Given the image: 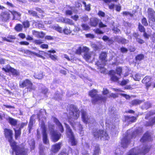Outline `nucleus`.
<instances>
[{
  "label": "nucleus",
  "instance_id": "f257e3e1",
  "mask_svg": "<svg viewBox=\"0 0 155 155\" xmlns=\"http://www.w3.org/2000/svg\"><path fill=\"white\" fill-rule=\"evenodd\" d=\"M97 93V91L96 90H92L89 92V94L92 98L91 101L93 104H95L97 102H105L106 101V97L98 95Z\"/></svg>",
  "mask_w": 155,
  "mask_h": 155
},
{
  "label": "nucleus",
  "instance_id": "f03ea898",
  "mask_svg": "<svg viewBox=\"0 0 155 155\" xmlns=\"http://www.w3.org/2000/svg\"><path fill=\"white\" fill-rule=\"evenodd\" d=\"M141 132H139V130H136L134 132L132 135L126 134L127 135L124 137V138L121 140V145L123 148L127 147L128 144L130 143V140L131 137H135L137 135H139Z\"/></svg>",
  "mask_w": 155,
  "mask_h": 155
},
{
  "label": "nucleus",
  "instance_id": "7ed1b4c3",
  "mask_svg": "<svg viewBox=\"0 0 155 155\" xmlns=\"http://www.w3.org/2000/svg\"><path fill=\"white\" fill-rule=\"evenodd\" d=\"M80 111L75 106L71 105L69 108V114L68 117L69 120H76L79 117Z\"/></svg>",
  "mask_w": 155,
  "mask_h": 155
},
{
  "label": "nucleus",
  "instance_id": "20e7f679",
  "mask_svg": "<svg viewBox=\"0 0 155 155\" xmlns=\"http://www.w3.org/2000/svg\"><path fill=\"white\" fill-rule=\"evenodd\" d=\"M93 135L96 139H103V140H108L109 138L108 134L105 131L102 130H97L93 132Z\"/></svg>",
  "mask_w": 155,
  "mask_h": 155
},
{
  "label": "nucleus",
  "instance_id": "39448f33",
  "mask_svg": "<svg viewBox=\"0 0 155 155\" xmlns=\"http://www.w3.org/2000/svg\"><path fill=\"white\" fill-rule=\"evenodd\" d=\"M107 56V54L106 53L102 52L99 56L100 60L98 61L96 63V64L98 66V68L102 69V71H104V67L105 64V62L107 61L106 60Z\"/></svg>",
  "mask_w": 155,
  "mask_h": 155
},
{
  "label": "nucleus",
  "instance_id": "423d86ee",
  "mask_svg": "<svg viewBox=\"0 0 155 155\" xmlns=\"http://www.w3.org/2000/svg\"><path fill=\"white\" fill-rule=\"evenodd\" d=\"M12 150L15 152L16 155H28V150L24 147H21L16 146H11Z\"/></svg>",
  "mask_w": 155,
  "mask_h": 155
},
{
  "label": "nucleus",
  "instance_id": "0eeeda50",
  "mask_svg": "<svg viewBox=\"0 0 155 155\" xmlns=\"http://www.w3.org/2000/svg\"><path fill=\"white\" fill-rule=\"evenodd\" d=\"M66 128V133L69 137L70 138V142L72 146H75L76 145L77 142L74 138L73 133L70 129L69 126L66 123H64Z\"/></svg>",
  "mask_w": 155,
  "mask_h": 155
},
{
  "label": "nucleus",
  "instance_id": "6e6552de",
  "mask_svg": "<svg viewBox=\"0 0 155 155\" xmlns=\"http://www.w3.org/2000/svg\"><path fill=\"white\" fill-rule=\"evenodd\" d=\"M49 127L52 140L54 142L58 141L60 138L61 134L59 133L54 130V126L50 125L49 126Z\"/></svg>",
  "mask_w": 155,
  "mask_h": 155
},
{
  "label": "nucleus",
  "instance_id": "1a4fd4ad",
  "mask_svg": "<svg viewBox=\"0 0 155 155\" xmlns=\"http://www.w3.org/2000/svg\"><path fill=\"white\" fill-rule=\"evenodd\" d=\"M82 118L84 123H90L94 124L95 123V120L90 116H88L87 115L86 112L83 110H81Z\"/></svg>",
  "mask_w": 155,
  "mask_h": 155
},
{
  "label": "nucleus",
  "instance_id": "9d476101",
  "mask_svg": "<svg viewBox=\"0 0 155 155\" xmlns=\"http://www.w3.org/2000/svg\"><path fill=\"white\" fill-rule=\"evenodd\" d=\"M4 132L5 137L8 139L11 146H14L15 143L13 140L12 130L9 129H4Z\"/></svg>",
  "mask_w": 155,
  "mask_h": 155
},
{
  "label": "nucleus",
  "instance_id": "9b49d317",
  "mask_svg": "<svg viewBox=\"0 0 155 155\" xmlns=\"http://www.w3.org/2000/svg\"><path fill=\"white\" fill-rule=\"evenodd\" d=\"M148 150L149 149L147 148L144 149L142 150H139L138 148H134L130 151L128 155H137L140 153L144 155L148 152Z\"/></svg>",
  "mask_w": 155,
  "mask_h": 155
},
{
  "label": "nucleus",
  "instance_id": "f8f14e48",
  "mask_svg": "<svg viewBox=\"0 0 155 155\" xmlns=\"http://www.w3.org/2000/svg\"><path fill=\"white\" fill-rule=\"evenodd\" d=\"M10 12L6 11L1 13L0 14V21H7L10 18Z\"/></svg>",
  "mask_w": 155,
  "mask_h": 155
},
{
  "label": "nucleus",
  "instance_id": "ddd939ff",
  "mask_svg": "<svg viewBox=\"0 0 155 155\" xmlns=\"http://www.w3.org/2000/svg\"><path fill=\"white\" fill-rule=\"evenodd\" d=\"M41 128L42 129L43 142L44 143L47 144L49 143V140L47 138L46 128H45L44 124H42Z\"/></svg>",
  "mask_w": 155,
  "mask_h": 155
},
{
  "label": "nucleus",
  "instance_id": "4468645a",
  "mask_svg": "<svg viewBox=\"0 0 155 155\" xmlns=\"http://www.w3.org/2000/svg\"><path fill=\"white\" fill-rule=\"evenodd\" d=\"M148 18L150 21L155 22V12L151 8H149L147 10Z\"/></svg>",
  "mask_w": 155,
  "mask_h": 155
},
{
  "label": "nucleus",
  "instance_id": "2eb2a0df",
  "mask_svg": "<svg viewBox=\"0 0 155 155\" xmlns=\"http://www.w3.org/2000/svg\"><path fill=\"white\" fill-rule=\"evenodd\" d=\"M61 146L62 143L61 142L57 143L52 146L51 150L54 153H56L60 150Z\"/></svg>",
  "mask_w": 155,
  "mask_h": 155
},
{
  "label": "nucleus",
  "instance_id": "dca6fc26",
  "mask_svg": "<svg viewBox=\"0 0 155 155\" xmlns=\"http://www.w3.org/2000/svg\"><path fill=\"white\" fill-rule=\"evenodd\" d=\"M32 85V83L28 79H26L23 81L20 82L19 83V86L20 87L22 88H23L26 86H28L29 87H31Z\"/></svg>",
  "mask_w": 155,
  "mask_h": 155
},
{
  "label": "nucleus",
  "instance_id": "f3484780",
  "mask_svg": "<svg viewBox=\"0 0 155 155\" xmlns=\"http://www.w3.org/2000/svg\"><path fill=\"white\" fill-rule=\"evenodd\" d=\"M2 70L6 72L10 71L13 74L16 75H18L19 74L17 70L10 66L7 67L6 68H3Z\"/></svg>",
  "mask_w": 155,
  "mask_h": 155
},
{
  "label": "nucleus",
  "instance_id": "a211bd4d",
  "mask_svg": "<svg viewBox=\"0 0 155 155\" xmlns=\"http://www.w3.org/2000/svg\"><path fill=\"white\" fill-rule=\"evenodd\" d=\"M70 123L71 126L74 129H75V130L76 129H78L81 131V132H82L83 127L82 125L79 123H75L74 122L72 123L71 122H70Z\"/></svg>",
  "mask_w": 155,
  "mask_h": 155
},
{
  "label": "nucleus",
  "instance_id": "6ab92c4d",
  "mask_svg": "<svg viewBox=\"0 0 155 155\" xmlns=\"http://www.w3.org/2000/svg\"><path fill=\"white\" fill-rule=\"evenodd\" d=\"M152 138L149 133H146L141 138L140 141L141 142H144L147 141L151 140Z\"/></svg>",
  "mask_w": 155,
  "mask_h": 155
},
{
  "label": "nucleus",
  "instance_id": "aec40b11",
  "mask_svg": "<svg viewBox=\"0 0 155 155\" xmlns=\"http://www.w3.org/2000/svg\"><path fill=\"white\" fill-rule=\"evenodd\" d=\"M54 122L58 126V128L60 129V131L61 133L64 132V128L61 123L59 122V120L56 118H54Z\"/></svg>",
  "mask_w": 155,
  "mask_h": 155
},
{
  "label": "nucleus",
  "instance_id": "412c9836",
  "mask_svg": "<svg viewBox=\"0 0 155 155\" xmlns=\"http://www.w3.org/2000/svg\"><path fill=\"white\" fill-rule=\"evenodd\" d=\"M106 126L109 129L112 130L115 127L112 122H111V120L110 119H107L106 122Z\"/></svg>",
  "mask_w": 155,
  "mask_h": 155
},
{
  "label": "nucleus",
  "instance_id": "4be33fe9",
  "mask_svg": "<svg viewBox=\"0 0 155 155\" xmlns=\"http://www.w3.org/2000/svg\"><path fill=\"white\" fill-rule=\"evenodd\" d=\"M110 73L111 74V80L115 81H117L119 79V78L116 75V73L114 71H110Z\"/></svg>",
  "mask_w": 155,
  "mask_h": 155
},
{
  "label": "nucleus",
  "instance_id": "5701e85b",
  "mask_svg": "<svg viewBox=\"0 0 155 155\" xmlns=\"http://www.w3.org/2000/svg\"><path fill=\"white\" fill-rule=\"evenodd\" d=\"M98 20L96 18H93L91 19L90 25L91 26L95 27L98 23Z\"/></svg>",
  "mask_w": 155,
  "mask_h": 155
},
{
  "label": "nucleus",
  "instance_id": "b1692460",
  "mask_svg": "<svg viewBox=\"0 0 155 155\" xmlns=\"http://www.w3.org/2000/svg\"><path fill=\"white\" fill-rule=\"evenodd\" d=\"M8 121L11 125L13 126H16L18 122L17 120L10 117L8 118Z\"/></svg>",
  "mask_w": 155,
  "mask_h": 155
},
{
  "label": "nucleus",
  "instance_id": "393cba45",
  "mask_svg": "<svg viewBox=\"0 0 155 155\" xmlns=\"http://www.w3.org/2000/svg\"><path fill=\"white\" fill-rule=\"evenodd\" d=\"M155 124V117L152 118L151 120L147 122L145 124V126H152Z\"/></svg>",
  "mask_w": 155,
  "mask_h": 155
},
{
  "label": "nucleus",
  "instance_id": "a878e982",
  "mask_svg": "<svg viewBox=\"0 0 155 155\" xmlns=\"http://www.w3.org/2000/svg\"><path fill=\"white\" fill-rule=\"evenodd\" d=\"M125 120L128 121L133 122L135 121L136 118L134 116L130 117L129 116H126L125 117Z\"/></svg>",
  "mask_w": 155,
  "mask_h": 155
},
{
  "label": "nucleus",
  "instance_id": "bb28decb",
  "mask_svg": "<svg viewBox=\"0 0 155 155\" xmlns=\"http://www.w3.org/2000/svg\"><path fill=\"white\" fill-rule=\"evenodd\" d=\"M144 58V55L143 54H138L135 58L136 61H140Z\"/></svg>",
  "mask_w": 155,
  "mask_h": 155
},
{
  "label": "nucleus",
  "instance_id": "cd10ccee",
  "mask_svg": "<svg viewBox=\"0 0 155 155\" xmlns=\"http://www.w3.org/2000/svg\"><path fill=\"white\" fill-rule=\"evenodd\" d=\"M92 52H89V51L84 54V58L87 61L90 59L91 56Z\"/></svg>",
  "mask_w": 155,
  "mask_h": 155
},
{
  "label": "nucleus",
  "instance_id": "c85d7f7f",
  "mask_svg": "<svg viewBox=\"0 0 155 155\" xmlns=\"http://www.w3.org/2000/svg\"><path fill=\"white\" fill-rule=\"evenodd\" d=\"M142 102V101L141 100L136 99L132 101L131 103L133 105H136L140 104Z\"/></svg>",
  "mask_w": 155,
  "mask_h": 155
},
{
  "label": "nucleus",
  "instance_id": "c756f323",
  "mask_svg": "<svg viewBox=\"0 0 155 155\" xmlns=\"http://www.w3.org/2000/svg\"><path fill=\"white\" fill-rule=\"evenodd\" d=\"M82 3L84 5V7L85 8V9L86 10L89 11L91 10V5L90 4H89L87 5L86 2L84 1H82Z\"/></svg>",
  "mask_w": 155,
  "mask_h": 155
},
{
  "label": "nucleus",
  "instance_id": "7c9ffc66",
  "mask_svg": "<svg viewBox=\"0 0 155 155\" xmlns=\"http://www.w3.org/2000/svg\"><path fill=\"white\" fill-rule=\"evenodd\" d=\"M151 78L149 76H147L145 77L142 80V82L143 83H147L150 82Z\"/></svg>",
  "mask_w": 155,
  "mask_h": 155
},
{
  "label": "nucleus",
  "instance_id": "2f4dec72",
  "mask_svg": "<svg viewBox=\"0 0 155 155\" xmlns=\"http://www.w3.org/2000/svg\"><path fill=\"white\" fill-rule=\"evenodd\" d=\"M21 130L19 129L16 130L15 129V138L16 139H18V138L20 137V135L21 134Z\"/></svg>",
  "mask_w": 155,
  "mask_h": 155
},
{
  "label": "nucleus",
  "instance_id": "473e14b6",
  "mask_svg": "<svg viewBox=\"0 0 155 155\" xmlns=\"http://www.w3.org/2000/svg\"><path fill=\"white\" fill-rule=\"evenodd\" d=\"M99 152V147L98 145H96L94 149L93 155H98Z\"/></svg>",
  "mask_w": 155,
  "mask_h": 155
},
{
  "label": "nucleus",
  "instance_id": "72a5a7b5",
  "mask_svg": "<svg viewBox=\"0 0 155 155\" xmlns=\"http://www.w3.org/2000/svg\"><path fill=\"white\" fill-rule=\"evenodd\" d=\"M81 47L82 53L84 52V54L87 53L89 51V48L86 46H82Z\"/></svg>",
  "mask_w": 155,
  "mask_h": 155
},
{
  "label": "nucleus",
  "instance_id": "f704fd0d",
  "mask_svg": "<svg viewBox=\"0 0 155 155\" xmlns=\"http://www.w3.org/2000/svg\"><path fill=\"white\" fill-rule=\"evenodd\" d=\"M23 26L20 24H17L15 27V30L18 31H20L22 30Z\"/></svg>",
  "mask_w": 155,
  "mask_h": 155
},
{
  "label": "nucleus",
  "instance_id": "c9c22d12",
  "mask_svg": "<svg viewBox=\"0 0 155 155\" xmlns=\"http://www.w3.org/2000/svg\"><path fill=\"white\" fill-rule=\"evenodd\" d=\"M28 143L31 146V148L32 149H34L35 148V142L33 140H31L28 141Z\"/></svg>",
  "mask_w": 155,
  "mask_h": 155
},
{
  "label": "nucleus",
  "instance_id": "e433bc0d",
  "mask_svg": "<svg viewBox=\"0 0 155 155\" xmlns=\"http://www.w3.org/2000/svg\"><path fill=\"white\" fill-rule=\"evenodd\" d=\"M28 13L29 14L32 15V16L36 17V18H38L37 13L35 12L32 10H29Z\"/></svg>",
  "mask_w": 155,
  "mask_h": 155
},
{
  "label": "nucleus",
  "instance_id": "4c0bfd02",
  "mask_svg": "<svg viewBox=\"0 0 155 155\" xmlns=\"http://www.w3.org/2000/svg\"><path fill=\"white\" fill-rule=\"evenodd\" d=\"M138 28L139 31L141 32H144L145 31V29L140 24V23H139Z\"/></svg>",
  "mask_w": 155,
  "mask_h": 155
},
{
  "label": "nucleus",
  "instance_id": "58836bf2",
  "mask_svg": "<svg viewBox=\"0 0 155 155\" xmlns=\"http://www.w3.org/2000/svg\"><path fill=\"white\" fill-rule=\"evenodd\" d=\"M141 77L140 74H137L135 75L133 78L135 80L139 81Z\"/></svg>",
  "mask_w": 155,
  "mask_h": 155
},
{
  "label": "nucleus",
  "instance_id": "ea45409f",
  "mask_svg": "<svg viewBox=\"0 0 155 155\" xmlns=\"http://www.w3.org/2000/svg\"><path fill=\"white\" fill-rule=\"evenodd\" d=\"M75 53L78 54H80L82 53L81 46L77 48L75 52Z\"/></svg>",
  "mask_w": 155,
  "mask_h": 155
},
{
  "label": "nucleus",
  "instance_id": "a19ab883",
  "mask_svg": "<svg viewBox=\"0 0 155 155\" xmlns=\"http://www.w3.org/2000/svg\"><path fill=\"white\" fill-rule=\"evenodd\" d=\"M54 28L60 33H61L62 32V28L59 26H54Z\"/></svg>",
  "mask_w": 155,
  "mask_h": 155
},
{
  "label": "nucleus",
  "instance_id": "79ce46f5",
  "mask_svg": "<svg viewBox=\"0 0 155 155\" xmlns=\"http://www.w3.org/2000/svg\"><path fill=\"white\" fill-rule=\"evenodd\" d=\"M81 18L84 22H86L88 20V16L85 15L82 16Z\"/></svg>",
  "mask_w": 155,
  "mask_h": 155
},
{
  "label": "nucleus",
  "instance_id": "37998d69",
  "mask_svg": "<svg viewBox=\"0 0 155 155\" xmlns=\"http://www.w3.org/2000/svg\"><path fill=\"white\" fill-rule=\"evenodd\" d=\"M34 120L32 119V117H31L30 119V121L28 124V127L29 128V130H30L31 129V128L32 127L33 125V123Z\"/></svg>",
  "mask_w": 155,
  "mask_h": 155
},
{
  "label": "nucleus",
  "instance_id": "c03bdc74",
  "mask_svg": "<svg viewBox=\"0 0 155 155\" xmlns=\"http://www.w3.org/2000/svg\"><path fill=\"white\" fill-rule=\"evenodd\" d=\"M81 26L84 30H88L90 28L87 25L85 24H82L81 25Z\"/></svg>",
  "mask_w": 155,
  "mask_h": 155
},
{
  "label": "nucleus",
  "instance_id": "a18cd8bd",
  "mask_svg": "<svg viewBox=\"0 0 155 155\" xmlns=\"http://www.w3.org/2000/svg\"><path fill=\"white\" fill-rule=\"evenodd\" d=\"M117 73V74L120 76V74L122 72V68L120 67H118L116 69Z\"/></svg>",
  "mask_w": 155,
  "mask_h": 155
},
{
  "label": "nucleus",
  "instance_id": "49530a36",
  "mask_svg": "<svg viewBox=\"0 0 155 155\" xmlns=\"http://www.w3.org/2000/svg\"><path fill=\"white\" fill-rule=\"evenodd\" d=\"M66 23H67L71 25H74V24L72 20L68 18H67Z\"/></svg>",
  "mask_w": 155,
  "mask_h": 155
},
{
  "label": "nucleus",
  "instance_id": "de8ad7c7",
  "mask_svg": "<svg viewBox=\"0 0 155 155\" xmlns=\"http://www.w3.org/2000/svg\"><path fill=\"white\" fill-rule=\"evenodd\" d=\"M63 31L64 33L66 34H69L71 32L70 30L67 28H66L64 29Z\"/></svg>",
  "mask_w": 155,
  "mask_h": 155
},
{
  "label": "nucleus",
  "instance_id": "09e8293b",
  "mask_svg": "<svg viewBox=\"0 0 155 155\" xmlns=\"http://www.w3.org/2000/svg\"><path fill=\"white\" fill-rule=\"evenodd\" d=\"M23 25L25 28H28L29 27L30 24L28 21H26L23 23Z\"/></svg>",
  "mask_w": 155,
  "mask_h": 155
},
{
  "label": "nucleus",
  "instance_id": "8fccbe9b",
  "mask_svg": "<svg viewBox=\"0 0 155 155\" xmlns=\"http://www.w3.org/2000/svg\"><path fill=\"white\" fill-rule=\"evenodd\" d=\"M142 23L143 25L145 26H147L148 24L147 22V20L145 18H143L142 19Z\"/></svg>",
  "mask_w": 155,
  "mask_h": 155
},
{
  "label": "nucleus",
  "instance_id": "3c124183",
  "mask_svg": "<svg viewBox=\"0 0 155 155\" xmlns=\"http://www.w3.org/2000/svg\"><path fill=\"white\" fill-rule=\"evenodd\" d=\"M27 122H26L24 123H22L20 125V126L19 127V129L20 130H21V129L23 128L24 127L26 126L27 124Z\"/></svg>",
  "mask_w": 155,
  "mask_h": 155
},
{
  "label": "nucleus",
  "instance_id": "603ef678",
  "mask_svg": "<svg viewBox=\"0 0 155 155\" xmlns=\"http://www.w3.org/2000/svg\"><path fill=\"white\" fill-rule=\"evenodd\" d=\"M62 97L61 95H60L59 94H56L55 96L54 97V98L55 100H60L61 98V97Z\"/></svg>",
  "mask_w": 155,
  "mask_h": 155
},
{
  "label": "nucleus",
  "instance_id": "864d4df0",
  "mask_svg": "<svg viewBox=\"0 0 155 155\" xmlns=\"http://www.w3.org/2000/svg\"><path fill=\"white\" fill-rule=\"evenodd\" d=\"M129 81L128 79L126 80H123L121 82L120 84L122 85H124L128 83Z\"/></svg>",
  "mask_w": 155,
  "mask_h": 155
},
{
  "label": "nucleus",
  "instance_id": "5fc2aeb1",
  "mask_svg": "<svg viewBox=\"0 0 155 155\" xmlns=\"http://www.w3.org/2000/svg\"><path fill=\"white\" fill-rule=\"evenodd\" d=\"M123 14L124 15L127 16L128 15H130V17H132L133 16V14L129 13L127 12H124L123 13Z\"/></svg>",
  "mask_w": 155,
  "mask_h": 155
},
{
  "label": "nucleus",
  "instance_id": "6e6d98bb",
  "mask_svg": "<svg viewBox=\"0 0 155 155\" xmlns=\"http://www.w3.org/2000/svg\"><path fill=\"white\" fill-rule=\"evenodd\" d=\"M48 89H47V88H46L45 87H43L42 88V91H41L42 93L45 94H46V93L48 92Z\"/></svg>",
  "mask_w": 155,
  "mask_h": 155
},
{
  "label": "nucleus",
  "instance_id": "4d7b16f0",
  "mask_svg": "<svg viewBox=\"0 0 155 155\" xmlns=\"http://www.w3.org/2000/svg\"><path fill=\"white\" fill-rule=\"evenodd\" d=\"M91 46L95 50H97L99 49V48L97 45L94 44H91Z\"/></svg>",
  "mask_w": 155,
  "mask_h": 155
},
{
  "label": "nucleus",
  "instance_id": "13d9d810",
  "mask_svg": "<svg viewBox=\"0 0 155 155\" xmlns=\"http://www.w3.org/2000/svg\"><path fill=\"white\" fill-rule=\"evenodd\" d=\"M45 148L43 147H41L40 151H39V154L40 155H45L44 152V150Z\"/></svg>",
  "mask_w": 155,
  "mask_h": 155
},
{
  "label": "nucleus",
  "instance_id": "bf43d9fd",
  "mask_svg": "<svg viewBox=\"0 0 155 155\" xmlns=\"http://www.w3.org/2000/svg\"><path fill=\"white\" fill-rule=\"evenodd\" d=\"M65 14L66 15H71L72 14V12L71 10H68L65 12Z\"/></svg>",
  "mask_w": 155,
  "mask_h": 155
},
{
  "label": "nucleus",
  "instance_id": "052dcab7",
  "mask_svg": "<svg viewBox=\"0 0 155 155\" xmlns=\"http://www.w3.org/2000/svg\"><path fill=\"white\" fill-rule=\"evenodd\" d=\"M71 18L75 21H77L79 18V16L77 15H75L74 16H72Z\"/></svg>",
  "mask_w": 155,
  "mask_h": 155
},
{
  "label": "nucleus",
  "instance_id": "680f3d73",
  "mask_svg": "<svg viewBox=\"0 0 155 155\" xmlns=\"http://www.w3.org/2000/svg\"><path fill=\"white\" fill-rule=\"evenodd\" d=\"M136 40L137 42L140 44H142L144 43V41L140 38H137Z\"/></svg>",
  "mask_w": 155,
  "mask_h": 155
},
{
  "label": "nucleus",
  "instance_id": "e2e57ef3",
  "mask_svg": "<svg viewBox=\"0 0 155 155\" xmlns=\"http://www.w3.org/2000/svg\"><path fill=\"white\" fill-rule=\"evenodd\" d=\"M95 32L98 34H103L104 32L99 29H97L95 30Z\"/></svg>",
  "mask_w": 155,
  "mask_h": 155
},
{
  "label": "nucleus",
  "instance_id": "0e129e2a",
  "mask_svg": "<svg viewBox=\"0 0 155 155\" xmlns=\"http://www.w3.org/2000/svg\"><path fill=\"white\" fill-rule=\"evenodd\" d=\"M120 95L125 97L127 99H129L130 98V96L128 95L122 93L120 94Z\"/></svg>",
  "mask_w": 155,
  "mask_h": 155
},
{
  "label": "nucleus",
  "instance_id": "69168bd1",
  "mask_svg": "<svg viewBox=\"0 0 155 155\" xmlns=\"http://www.w3.org/2000/svg\"><path fill=\"white\" fill-rule=\"evenodd\" d=\"M120 51L122 52L123 53H125L127 52L128 50L125 48H120Z\"/></svg>",
  "mask_w": 155,
  "mask_h": 155
},
{
  "label": "nucleus",
  "instance_id": "338daca9",
  "mask_svg": "<svg viewBox=\"0 0 155 155\" xmlns=\"http://www.w3.org/2000/svg\"><path fill=\"white\" fill-rule=\"evenodd\" d=\"M109 93V91L106 88H104L103 93L104 95H106Z\"/></svg>",
  "mask_w": 155,
  "mask_h": 155
},
{
  "label": "nucleus",
  "instance_id": "774afa93",
  "mask_svg": "<svg viewBox=\"0 0 155 155\" xmlns=\"http://www.w3.org/2000/svg\"><path fill=\"white\" fill-rule=\"evenodd\" d=\"M118 95L117 94H113V93H111L110 95V96L109 97H113V98H115L116 97H118Z\"/></svg>",
  "mask_w": 155,
  "mask_h": 155
}]
</instances>
